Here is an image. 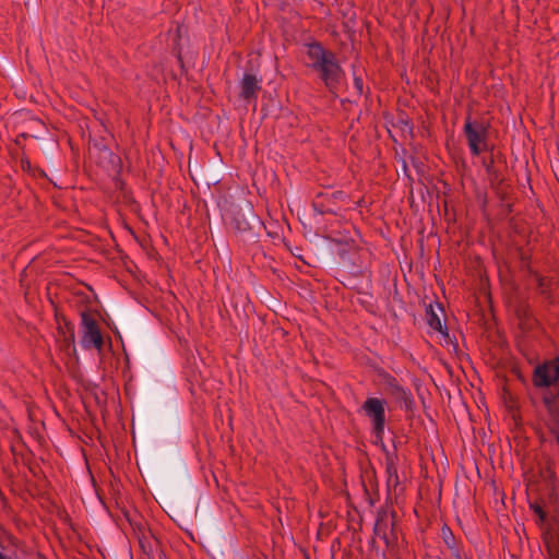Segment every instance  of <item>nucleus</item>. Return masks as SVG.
<instances>
[{
	"mask_svg": "<svg viewBox=\"0 0 559 559\" xmlns=\"http://www.w3.org/2000/svg\"><path fill=\"white\" fill-rule=\"evenodd\" d=\"M158 463L162 474L176 498L188 502L185 507L176 499L164 501L166 513L181 527L190 522L192 514L194 481L191 462L180 449L171 445L160 450Z\"/></svg>",
	"mask_w": 559,
	"mask_h": 559,
	"instance_id": "obj_1",
	"label": "nucleus"
},
{
	"mask_svg": "<svg viewBox=\"0 0 559 559\" xmlns=\"http://www.w3.org/2000/svg\"><path fill=\"white\" fill-rule=\"evenodd\" d=\"M318 259L324 266H340L354 276H362L368 267L370 252L354 241L328 239L318 248Z\"/></svg>",
	"mask_w": 559,
	"mask_h": 559,
	"instance_id": "obj_2",
	"label": "nucleus"
},
{
	"mask_svg": "<svg viewBox=\"0 0 559 559\" xmlns=\"http://www.w3.org/2000/svg\"><path fill=\"white\" fill-rule=\"evenodd\" d=\"M136 355L150 374L165 382L174 380V365L167 352L158 342L154 340L143 341L139 345Z\"/></svg>",
	"mask_w": 559,
	"mask_h": 559,
	"instance_id": "obj_3",
	"label": "nucleus"
},
{
	"mask_svg": "<svg viewBox=\"0 0 559 559\" xmlns=\"http://www.w3.org/2000/svg\"><path fill=\"white\" fill-rule=\"evenodd\" d=\"M195 518L200 531L199 544L217 557L224 552V534L221 525L212 514L211 507L203 500L195 509Z\"/></svg>",
	"mask_w": 559,
	"mask_h": 559,
	"instance_id": "obj_4",
	"label": "nucleus"
},
{
	"mask_svg": "<svg viewBox=\"0 0 559 559\" xmlns=\"http://www.w3.org/2000/svg\"><path fill=\"white\" fill-rule=\"evenodd\" d=\"M230 226L236 234L243 235L261 229L263 223L254 213L252 203L248 200H243L234 205Z\"/></svg>",
	"mask_w": 559,
	"mask_h": 559,
	"instance_id": "obj_5",
	"label": "nucleus"
},
{
	"mask_svg": "<svg viewBox=\"0 0 559 559\" xmlns=\"http://www.w3.org/2000/svg\"><path fill=\"white\" fill-rule=\"evenodd\" d=\"M81 314V344L85 349L95 348L98 352L104 347V335L100 324L97 320V314L90 309H83Z\"/></svg>",
	"mask_w": 559,
	"mask_h": 559,
	"instance_id": "obj_6",
	"label": "nucleus"
},
{
	"mask_svg": "<svg viewBox=\"0 0 559 559\" xmlns=\"http://www.w3.org/2000/svg\"><path fill=\"white\" fill-rule=\"evenodd\" d=\"M489 123L479 120H471L468 116L464 124V134L471 152L478 156L481 152L488 151Z\"/></svg>",
	"mask_w": 559,
	"mask_h": 559,
	"instance_id": "obj_7",
	"label": "nucleus"
},
{
	"mask_svg": "<svg viewBox=\"0 0 559 559\" xmlns=\"http://www.w3.org/2000/svg\"><path fill=\"white\" fill-rule=\"evenodd\" d=\"M180 405L177 401H171L167 408L159 414V432L164 438H170L177 435L180 427Z\"/></svg>",
	"mask_w": 559,
	"mask_h": 559,
	"instance_id": "obj_8",
	"label": "nucleus"
},
{
	"mask_svg": "<svg viewBox=\"0 0 559 559\" xmlns=\"http://www.w3.org/2000/svg\"><path fill=\"white\" fill-rule=\"evenodd\" d=\"M307 57L309 59L308 67L318 73L321 69L325 68L337 59L334 51L326 49L320 41H312L306 45Z\"/></svg>",
	"mask_w": 559,
	"mask_h": 559,
	"instance_id": "obj_9",
	"label": "nucleus"
},
{
	"mask_svg": "<svg viewBox=\"0 0 559 559\" xmlns=\"http://www.w3.org/2000/svg\"><path fill=\"white\" fill-rule=\"evenodd\" d=\"M385 402L377 397H368L362 404L366 415L372 418L373 432L378 438H382L385 424Z\"/></svg>",
	"mask_w": 559,
	"mask_h": 559,
	"instance_id": "obj_10",
	"label": "nucleus"
},
{
	"mask_svg": "<svg viewBox=\"0 0 559 559\" xmlns=\"http://www.w3.org/2000/svg\"><path fill=\"white\" fill-rule=\"evenodd\" d=\"M539 466V476L543 478V480L546 484L547 489V498L549 501H552L556 499V483H557V476H556V462L550 456L543 455L540 461L538 462Z\"/></svg>",
	"mask_w": 559,
	"mask_h": 559,
	"instance_id": "obj_11",
	"label": "nucleus"
},
{
	"mask_svg": "<svg viewBox=\"0 0 559 559\" xmlns=\"http://www.w3.org/2000/svg\"><path fill=\"white\" fill-rule=\"evenodd\" d=\"M318 76L323 82L325 87L336 96V92L344 76V71L340 64L338 59L331 61L329 66L318 72Z\"/></svg>",
	"mask_w": 559,
	"mask_h": 559,
	"instance_id": "obj_12",
	"label": "nucleus"
},
{
	"mask_svg": "<svg viewBox=\"0 0 559 559\" xmlns=\"http://www.w3.org/2000/svg\"><path fill=\"white\" fill-rule=\"evenodd\" d=\"M547 559H559V518H554L543 533Z\"/></svg>",
	"mask_w": 559,
	"mask_h": 559,
	"instance_id": "obj_13",
	"label": "nucleus"
},
{
	"mask_svg": "<svg viewBox=\"0 0 559 559\" xmlns=\"http://www.w3.org/2000/svg\"><path fill=\"white\" fill-rule=\"evenodd\" d=\"M547 559H559V518H554L543 533Z\"/></svg>",
	"mask_w": 559,
	"mask_h": 559,
	"instance_id": "obj_14",
	"label": "nucleus"
},
{
	"mask_svg": "<svg viewBox=\"0 0 559 559\" xmlns=\"http://www.w3.org/2000/svg\"><path fill=\"white\" fill-rule=\"evenodd\" d=\"M379 377L381 378L385 386V391L389 392L396 400L403 401L405 403L406 408L411 409L413 404L411 393L407 392L402 385H400L396 378L385 371L379 372Z\"/></svg>",
	"mask_w": 559,
	"mask_h": 559,
	"instance_id": "obj_15",
	"label": "nucleus"
},
{
	"mask_svg": "<svg viewBox=\"0 0 559 559\" xmlns=\"http://www.w3.org/2000/svg\"><path fill=\"white\" fill-rule=\"evenodd\" d=\"M346 194L343 191H334L330 195L328 193H318L313 200V206L320 213L336 214V203L344 202Z\"/></svg>",
	"mask_w": 559,
	"mask_h": 559,
	"instance_id": "obj_16",
	"label": "nucleus"
},
{
	"mask_svg": "<svg viewBox=\"0 0 559 559\" xmlns=\"http://www.w3.org/2000/svg\"><path fill=\"white\" fill-rule=\"evenodd\" d=\"M240 97L246 100L255 99L261 90L259 80L253 73H245L240 82Z\"/></svg>",
	"mask_w": 559,
	"mask_h": 559,
	"instance_id": "obj_17",
	"label": "nucleus"
},
{
	"mask_svg": "<svg viewBox=\"0 0 559 559\" xmlns=\"http://www.w3.org/2000/svg\"><path fill=\"white\" fill-rule=\"evenodd\" d=\"M389 511L385 508H381L377 513L373 532L374 535L384 540L386 546H389Z\"/></svg>",
	"mask_w": 559,
	"mask_h": 559,
	"instance_id": "obj_18",
	"label": "nucleus"
},
{
	"mask_svg": "<svg viewBox=\"0 0 559 559\" xmlns=\"http://www.w3.org/2000/svg\"><path fill=\"white\" fill-rule=\"evenodd\" d=\"M515 317L519 320V328L522 331H531L534 326L535 320L532 317L530 306L524 302H520L514 310Z\"/></svg>",
	"mask_w": 559,
	"mask_h": 559,
	"instance_id": "obj_19",
	"label": "nucleus"
},
{
	"mask_svg": "<svg viewBox=\"0 0 559 559\" xmlns=\"http://www.w3.org/2000/svg\"><path fill=\"white\" fill-rule=\"evenodd\" d=\"M483 165L486 169V173L488 175L489 183L490 185H499L503 178L506 177L503 174V168L499 165H496L492 160V158H483Z\"/></svg>",
	"mask_w": 559,
	"mask_h": 559,
	"instance_id": "obj_20",
	"label": "nucleus"
},
{
	"mask_svg": "<svg viewBox=\"0 0 559 559\" xmlns=\"http://www.w3.org/2000/svg\"><path fill=\"white\" fill-rule=\"evenodd\" d=\"M425 314H426L427 324L432 330L440 332L444 337L449 338L448 329L442 325L440 317L436 312V310L431 304L426 307Z\"/></svg>",
	"mask_w": 559,
	"mask_h": 559,
	"instance_id": "obj_21",
	"label": "nucleus"
},
{
	"mask_svg": "<svg viewBox=\"0 0 559 559\" xmlns=\"http://www.w3.org/2000/svg\"><path fill=\"white\" fill-rule=\"evenodd\" d=\"M58 333L60 336H62V340H60V349L69 356L74 355L75 334L72 332L70 334H67L62 326H58Z\"/></svg>",
	"mask_w": 559,
	"mask_h": 559,
	"instance_id": "obj_22",
	"label": "nucleus"
},
{
	"mask_svg": "<svg viewBox=\"0 0 559 559\" xmlns=\"http://www.w3.org/2000/svg\"><path fill=\"white\" fill-rule=\"evenodd\" d=\"M531 509H533L534 512L537 514V516H538V524L542 526L543 533L545 532V528L547 527V524L554 518H559V515H552L550 518L548 516L547 512L544 509V499L543 498H540L539 501H535L534 503H531Z\"/></svg>",
	"mask_w": 559,
	"mask_h": 559,
	"instance_id": "obj_23",
	"label": "nucleus"
},
{
	"mask_svg": "<svg viewBox=\"0 0 559 559\" xmlns=\"http://www.w3.org/2000/svg\"><path fill=\"white\" fill-rule=\"evenodd\" d=\"M441 537H442L444 544L447 545V547L452 551V555L454 557H459L461 551H460V548L457 547L456 538L448 525L442 526Z\"/></svg>",
	"mask_w": 559,
	"mask_h": 559,
	"instance_id": "obj_24",
	"label": "nucleus"
},
{
	"mask_svg": "<svg viewBox=\"0 0 559 559\" xmlns=\"http://www.w3.org/2000/svg\"><path fill=\"white\" fill-rule=\"evenodd\" d=\"M342 8L340 11L342 12L344 16V25L348 29H353L356 25V11L354 10V7L352 5L353 2H340Z\"/></svg>",
	"mask_w": 559,
	"mask_h": 559,
	"instance_id": "obj_25",
	"label": "nucleus"
},
{
	"mask_svg": "<svg viewBox=\"0 0 559 559\" xmlns=\"http://www.w3.org/2000/svg\"><path fill=\"white\" fill-rule=\"evenodd\" d=\"M519 258L521 261V269L532 276H537V272L531 267V255L521 248L519 249Z\"/></svg>",
	"mask_w": 559,
	"mask_h": 559,
	"instance_id": "obj_26",
	"label": "nucleus"
},
{
	"mask_svg": "<svg viewBox=\"0 0 559 559\" xmlns=\"http://www.w3.org/2000/svg\"><path fill=\"white\" fill-rule=\"evenodd\" d=\"M391 522H390V532H389V546L394 545L397 542L399 527L396 523V512L394 510L391 511Z\"/></svg>",
	"mask_w": 559,
	"mask_h": 559,
	"instance_id": "obj_27",
	"label": "nucleus"
},
{
	"mask_svg": "<svg viewBox=\"0 0 559 559\" xmlns=\"http://www.w3.org/2000/svg\"><path fill=\"white\" fill-rule=\"evenodd\" d=\"M491 189L495 190L497 197L506 201L509 198V188L510 186L507 183L506 177L499 185H490Z\"/></svg>",
	"mask_w": 559,
	"mask_h": 559,
	"instance_id": "obj_28",
	"label": "nucleus"
},
{
	"mask_svg": "<svg viewBox=\"0 0 559 559\" xmlns=\"http://www.w3.org/2000/svg\"><path fill=\"white\" fill-rule=\"evenodd\" d=\"M488 151H489V156L487 158H492V160L496 165H499L503 169H507L506 156L499 150H495L493 146L488 148Z\"/></svg>",
	"mask_w": 559,
	"mask_h": 559,
	"instance_id": "obj_29",
	"label": "nucleus"
},
{
	"mask_svg": "<svg viewBox=\"0 0 559 559\" xmlns=\"http://www.w3.org/2000/svg\"><path fill=\"white\" fill-rule=\"evenodd\" d=\"M385 466H386V473L389 474V483L394 477V480H395L394 486H396L399 483V475H397L396 464L392 456H390V455L386 456Z\"/></svg>",
	"mask_w": 559,
	"mask_h": 559,
	"instance_id": "obj_30",
	"label": "nucleus"
},
{
	"mask_svg": "<svg viewBox=\"0 0 559 559\" xmlns=\"http://www.w3.org/2000/svg\"><path fill=\"white\" fill-rule=\"evenodd\" d=\"M221 175V169L218 166L211 164L207 165L204 169V176L205 178L211 182H218V177Z\"/></svg>",
	"mask_w": 559,
	"mask_h": 559,
	"instance_id": "obj_31",
	"label": "nucleus"
},
{
	"mask_svg": "<svg viewBox=\"0 0 559 559\" xmlns=\"http://www.w3.org/2000/svg\"><path fill=\"white\" fill-rule=\"evenodd\" d=\"M537 280L538 288L540 289V294L546 296L547 299L551 298L550 290L548 289V286L550 284V281L544 276H540L537 273V276H535Z\"/></svg>",
	"mask_w": 559,
	"mask_h": 559,
	"instance_id": "obj_32",
	"label": "nucleus"
},
{
	"mask_svg": "<svg viewBox=\"0 0 559 559\" xmlns=\"http://www.w3.org/2000/svg\"><path fill=\"white\" fill-rule=\"evenodd\" d=\"M354 87H355L358 96H362L365 94L364 81L361 78H359V76L354 78Z\"/></svg>",
	"mask_w": 559,
	"mask_h": 559,
	"instance_id": "obj_33",
	"label": "nucleus"
},
{
	"mask_svg": "<svg viewBox=\"0 0 559 559\" xmlns=\"http://www.w3.org/2000/svg\"><path fill=\"white\" fill-rule=\"evenodd\" d=\"M21 167L24 171L36 177L35 168H33L31 162L27 158H21Z\"/></svg>",
	"mask_w": 559,
	"mask_h": 559,
	"instance_id": "obj_34",
	"label": "nucleus"
},
{
	"mask_svg": "<svg viewBox=\"0 0 559 559\" xmlns=\"http://www.w3.org/2000/svg\"><path fill=\"white\" fill-rule=\"evenodd\" d=\"M177 50L176 52V57H177V60H178V63L180 66V69H181V72L182 73H186L187 70H186V67H185V62H183V58H182V55H181V48L180 47H177L175 48Z\"/></svg>",
	"mask_w": 559,
	"mask_h": 559,
	"instance_id": "obj_35",
	"label": "nucleus"
},
{
	"mask_svg": "<svg viewBox=\"0 0 559 559\" xmlns=\"http://www.w3.org/2000/svg\"><path fill=\"white\" fill-rule=\"evenodd\" d=\"M63 330L67 334L74 333V325L67 318H63Z\"/></svg>",
	"mask_w": 559,
	"mask_h": 559,
	"instance_id": "obj_36",
	"label": "nucleus"
},
{
	"mask_svg": "<svg viewBox=\"0 0 559 559\" xmlns=\"http://www.w3.org/2000/svg\"><path fill=\"white\" fill-rule=\"evenodd\" d=\"M31 136H33V135H32V134H29V133H27V132H22V133H20V134L16 136V139H15V143H16L17 145H21V143H22V142H20V139L25 140V139L31 138Z\"/></svg>",
	"mask_w": 559,
	"mask_h": 559,
	"instance_id": "obj_37",
	"label": "nucleus"
},
{
	"mask_svg": "<svg viewBox=\"0 0 559 559\" xmlns=\"http://www.w3.org/2000/svg\"><path fill=\"white\" fill-rule=\"evenodd\" d=\"M63 318H66L63 314H60L58 312L56 313V320H57L59 326H62L61 322L63 323Z\"/></svg>",
	"mask_w": 559,
	"mask_h": 559,
	"instance_id": "obj_38",
	"label": "nucleus"
},
{
	"mask_svg": "<svg viewBox=\"0 0 559 559\" xmlns=\"http://www.w3.org/2000/svg\"><path fill=\"white\" fill-rule=\"evenodd\" d=\"M35 174L38 177H46V173L43 169L35 168Z\"/></svg>",
	"mask_w": 559,
	"mask_h": 559,
	"instance_id": "obj_39",
	"label": "nucleus"
},
{
	"mask_svg": "<svg viewBox=\"0 0 559 559\" xmlns=\"http://www.w3.org/2000/svg\"><path fill=\"white\" fill-rule=\"evenodd\" d=\"M32 122H33L35 126H37V127H39V128H41V129H44V128H45L44 123H43L40 120L32 119Z\"/></svg>",
	"mask_w": 559,
	"mask_h": 559,
	"instance_id": "obj_40",
	"label": "nucleus"
},
{
	"mask_svg": "<svg viewBox=\"0 0 559 559\" xmlns=\"http://www.w3.org/2000/svg\"><path fill=\"white\" fill-rule=\"evenodd\" d=\"M181 28H182V26L178 25L177 32H176L177 39H180V37H181Z\"/></svg>",
	"mask_w": 559,
	"mask_h": 559,
	"instance_id": "obj_41",
	"label": "nucleus"
},
{
	"mask_svg": "<svg viewBox=\"0 0 559 559\" xmlns=\"http://www.w3.org/2000/svg\"><path fill=\"white\" fill-rule=\"evenodd\" d=\"M187 534H188L189 538H190L192 542H197V540H195V538H194V536H193V534H192L191 532L187 531Z\"/></svg>",
	"mask_w": 559,
	"mask_h": 559,
	"instance_id": "obj_42",
	"label": "nucleus"
},
{
	"mask_svg": "<svg viewBox=\"0 0 559 559\" xmlns=\"http://www.w3.org/2000/svg\"><path fill=\"white\" fill-rule=\"evenodd\" d=\"M518 377H519V379H520L523 383H525V379H524V377H522V374H521L520 372H518Z\"/></svg>",
	"mask_w": 559,
	"mask_h": 559,
	"instance_id": "obj_43",
	"label": "nucleus"
},
{
	"mask_svg": "<svg viewBox=\"0 0 559 559\" xmlns=\"http://www.w3.org/2000/svg\"><path fill=\"white\" fill-rule=\"evenodd\" d=\"M437 307H438V309H439V311H440V312H443V308H442L441 304H439V302H438V304H437Z\"/></svg>",
	"mask_w": 559,
	"mask_h": 559,
	"instance_id": "obj_44",
	"label": "nucleus"
},
{
	"mask_svg": "<svg viewBox=\"0 0 559 559\" xmlns=\"http://www.w3.org/2000/svg\"><path fill=\"white\" fill-rule=\"evenodd\" d=\"M0 559H8V557L0 552Z\"/></svg>",
	"mask_w": 559,
	"mask_h": 559,
	"instance_id": "obj_45",
	"label": "nucleus"
},
{
	"mask_svg": "<svg viewBox=\"0 0 559 559\" xmlns=\"http://www.w3.org/2000/svg\"><path fill=\"white\" fill-rule=\"evenodd\" d=\"M455 559H462L461 554L459 555V557H455Z\"/></svg>",
	"mask_w": 559,
	"mask_h": 559,
	"instance_id": "obj_46",
	"label": "nucleus"
}]
</instances>
